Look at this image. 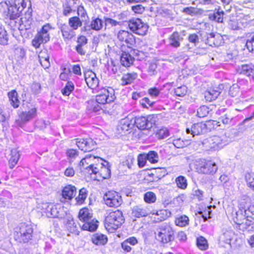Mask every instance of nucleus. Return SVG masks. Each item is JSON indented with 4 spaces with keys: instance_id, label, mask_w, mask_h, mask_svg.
<instances>
[{
    "instance_id": "1",
    "label": "nucleus",
    "mask_w": 254,
    "mask_h": 254,
    "mask_svg": "<svg viewBox=\"0 0 254 254\" xmlns=\"http://www.w3.org/2000/svg\"><path fill=\"white\" fill-rule=\"evenodd\" d=\"M21 3L22 7H21L20 6L17 7L16 4H11L9 1H6L1 3L2 6H5L7 9L6 15L9 18V25L13 29H20L21 26V23H23V18L18 19L24 8L23 3Z\"/></svg>"
},
{
    "instance_id": "2",
    "label": "nucleus",
    "mask_w": 254,
    "mask_h": 254,
    "mask_svg": "<svg viewBox=\"0 0 254 254\" xmlns=\"http://www.w3.org/2000/svg\"><path fill=\"white\" fill-rule=\"evenodd\" d=\"M23 110L18 114L19 119L15 121V124L22 127L37 116V108L31 103L25 102L22 105Z\"/></svg>"
},
{
    "instance_id": "3",
    "label": "nucleus",
    "mask_w": 254,
    "mask_h": 254,
    "mask_svg": "<svg viewBox=\"0 0 254 254\" xmlns=\"http://www.w3.org/2000/svg\"><path fill=\"white\" fill-rule=\"evenodd\" d=\"M91 217L92 215L88 209L84 208L80 210L78 218L80 221L84 222L81 227L82 230L93 232L97 229L98 226V221L90 220Z\"/></svg>"
},
{
    "instance_id": "4",
    "label": "nucleus",
    "mask_w": 254,
    "mask_h": 254,
    "mask_svg": "<svg viewBox=\"0 0 254 254\" xmlns=\"http://www.w3.org/2000/svg\"><path fill=\"white\" fill-rule=\"evenodd\" d=\"M155 234L162 243L166 244L174 239V232L169 223H164L157 228Z\"/></svg>"
},
{
    "instance_id": "5",
    "label": "nucleus",
    "mask_w": 254,
    "mask_h": 254,
    "mask_svg": "<svg viewBox=\"0 0 254 254\" xmlns=\"http://www.w3.org/2000/svg\"><path fill=\"white\" fill-rule=\"evenodd\" d=\"M14 234L15 239L20 242L27 243L33 237V229L31 225L21 223L17 228Z\"/></svg>"
},
{
    "instance_id": "6",
    "label": "nucleus",
    "mask_w": 254,
    "mask_h": 254,
    "mask_svg": "<svg viewBox=\"0 0 254 254\" xmlns=\"http://www.w3.org/2000/svg\"><path fill=\"white\" fill-rule=\"evenodd\" d=\"M124 218L123 213L121 211L117 210L115 211L111 212L106 217L105 222V225L114 230L122 225L124 222Z\"/></svg>"
},
{
    "instance_id": "7",
    "label": "nucleus",
    "mask_w": 254,
    "mask_h": 254,
    "mask_svg": "<svg viewBox=\"0 0 254 254\" xmlns=\"http://www.w3.org/2000/svg\"><path fill=\"white\" fill-rule=\"evenodd\" d=\"M128 25L131 31L139 35H145L148 29V25L139 18L132 19L129 20Z\"/></svg>"
},
{
    "instance_id": "8",
    "label": "nucleus",
    "mask_w": 254,
    "mask_h": 254,
    "mask_svg": "<svg viewBox=\"0 0 254 254\" xmlns=\"http://www.w3.org/2000/svg\"><path fill=\"white\" fill-rule=\"evenodd\" d=\"M115 91L112 88L103 89L101 93L96 97L95 104L104 105L112 102L115 99Z\"/></svg>"
},
{
    "instance_id": "9",
    "label": "nucleus",
    "mask_w": 254,
    "mask_h": 254,
    "mask_svg": "<svg viewBox=\"0 0 254 254\" xmlns=\"http://www.w3.org/2000/svg\"><path fill=\"white\" fill-rule=\"evenodd\" d=\"M105 203L110 207H118L122 202V199L119 194L116 191H109L104 196Z\"/></svg>"
},
{
    "instance_id": "10",
    "label": "nucleus",
    "mask_w": 254,
    "mask_h": 254,
    "mask_svg": "<svg viewBox=\"0 0 254 254\" xmlns=\"http://www.w3.org/2000/svg\"><path fill=\"white\" fill-rule=\"evenodd\" d=\"M217 169V166L215 163L205 160L201 161L197 167V172L204 174H214Z\"/></svg>"
},
{
    "instance_id": "11",
    "label": "nucleus",
    "mask_w": 254,
    "mask_h": 254,
    "mask_svg": "<svg viewBox=\"0 0 254 254\" xmlns=\"http://www.w3.org/2000/svg\"><path fill=\"white\" fill-rule=\"evenodd\" d=\"M151 117H138L133 119V126L136 125V127L140 130H148L152 127L154 123L151 121Z\"/></svg>"
},
{
    "instance_id": "12",
    "label": "nucleus",
    "mask_w": 254,
    "mask_h": 254,
    "mask_svg": "<svg viewBox=\"0 0 254 254\" xmlns=\"http://www.w3.org/2000/svg\"><path fill=\"white\" fill-rule=\"evenodd\" d=\"M216 113L220 115L219 120L223 125L229 126L232 124L234 116L231 111L222 108L219 109Z\"/></svg>"
},
{
    "instance_id": "13",
    "label": "nucleus",
    "mask_w": 254,
    "mask_h": 254,
    "mask_svg": "<svg viewBox=\"0 0 254 254\" xmlns=\"http://www.w3.org/2000/svg\"><path fill=\"white\" fill-rule=\"evenodd\" d=\"M104 19L102 20L99 17L92 18L91 21L86 24L85 26H83L81 28L82 31H89L91 30L95 31H100L104 27Z\"/></svg>"
},
{
    "instance_id": "14",
    "label": "nucleus",
    "mask_w": 254,
    "mask_h": 254,
    "mask_svg": "<svg viewBox=\"0 0 254 254\" xmlns=\"http://www.w3.org/2000/svg\"><path fill=\"white\" fill-rule=\"evenodd\" d=\"M222 41V36L220 34L212 32L206 34L205 43L211 47H218L221 45Z\"/></svg>"
},
{
    "instance_id": "15",
    "label": "nucleus",
    "mask_w": 254,
    "mask_h": 254,
    "mask_svg": "<svg viewBox=\"0 0 254 254\" xmlns=\"http://www.w3.org/2000/svg\"><path fill=\"white\" fill-rule=\"evenodd\" d=\"M207 130L206 123L202 122L194 124L191 127L187 128L186 132L190 133L193 136L206 132Z\"/></svg>"
},
{
    "instance_id": "16",
    "label": "nucleus",
    "mask_w": 254,
    "mask_h": 254,
    "mask_svg": "<svg viewBox=\"0 0 254 254\" xmlns=\"http://www.w3.org/2000/svg\"><path fill=\"white\" fill-rule=\"evenodd\" d=\"M224 88L223 84L219 85L218 87L210 88L204 93V98L206 101L212 102L215 100L220 95Z\"/></svg>"
},
{
    "instance_id": "17",
    "label": "nucleus",
    "mask_w": 254,
    "mask_h": 254,
    "mask_svg": "<svg viewBox=\"0 0 254 254\" xmlns=\"http://www.w3.org/2000/svg\"><path fill=\"white\" fill-rule=\"evenodd\" d=\"M84 78L88 87L91 89L96 88L99 85V79L96 74L91 70H88L84 73Z\"/></svg>"
},
{
    "instance_id": "18",
    "label": "nucleus",
    "mask_w": 254,
    "mask_h": 254,
    "mask_svg": "<svg viewBox=\"0 0 254 254\" xmlns=\"http://www.w3.org/2000/svg\"><path fill=\"white\" fill-rule=\"evenodd\" d=\"M117 38L121 42L132 46L135 43V38L130 33L125 30H120L117 34Z\"/></svg>"
},
{
    "instance_id": "19",
    "label": "nucleus",
    "mask_w": 254,
    "mask_h": 254,
    "mask_svg": "<svg viewBox=\"0 0 254 254\" xmlns=\"http://www.w3.org/2000/svg\"><path fill=\"white\" fill-rule=\"evenodd\" d=\"M97 160L100 164V175L104 179H107L111 177V166L108 161L103 160L100 157H97Z\"/></svg>"
},
{
    "instance_id": "20",
    "label": "nucleus",
    "mask_w": 254,
    "mask_h": 254,
    "mask_svg": "<svg viewBox=\"0 0 254 254\" xmlns=\"http://www.w3.org/2000/svg\"><path fill=\"white\" fill-rule=\"evenodd\" d=\"M133 120L128 117L122 119L117 126V129L120 133L126 132L133 127Z\"/></svg>"
},
{
    "instance_id": "21",
    "label": "nucleus",
    "mask_w": 254,
    "mask_h": 254,
    "mask_svg": "<svg viewBox=\"0 0 254 254\" xmlns=\"http://www.w3.org/2000/svg\"><path fill=\"white\" fill-rule=\"evenodd\" d=\"M47 216L48 217L62 218L64 217L63 208L60 205H50Z\"/></svg>"
},
{
    "instance_id": "22",
    "label": "nucleus",
    "mask_w": 254,
    "mask_h": 254,
    "mask_svg": "<svg viewBox=\"0 0 254 254\" xmlns=\"http://www.w3.org/2000/svg\"><path fill=\"white\" fill-rule=\"evenodd\" d=\"M183 39L182 35L180 33L174 32L169 38V45L173 48H177L180 46L181 42Z\"/></svg>"
},
{
    "instance_id": "23",
    "label": "nucleus",
    "mask_w": 254,
    "mask_h": 254,
    "mask_svg": "<svg viewBox=\"0 0 254 254\" xmlns=\"http://www.w3.org/2000/svg\"><path fill=\"white\" fill-rule=\"evenodd\" d=\"M131 214L135 217L140 218L147 216L149 214V212L147 207L138 205L133 207Z\"/></svg>"
},
{
    "instance_id": "24",
    "label": "nucleus",
    "mask_w": 254,
    "mask_h": 254,
    "mask_svg": "<svg viewBox=\"0 0 254 254\" xmlns=\"http://www.w3.org/2000/svg\"><path fill=\"white\" fill-rule=\"evenodd\" d=\"M232 219L237 225L240 226L244 223L245 220V215L244 211L242 209H239L238 211H233L232 212Z\"/></svg>"
},
{
    "instance_id": "25",
    "label": "nucleus",
    "mask_w": 254,
    "mask_h": 254,
    "mask_svg": "<svg viewBox=\"0 0 254 254\" xmlns=\"http://www.w3.org/2000/svg\"><path fill=\"white\" fill-rule=\"evenodd\" d=\"M64 38L71 39L75 36V32L69 25L61 24L60 27Z\"/></svg>"
},
{
    "instance_id": "26",
    "label": "nucleus",
    "mask_w": 254,
    "mask_h": 254,
    "mask_svg": "<svg viewBox=\"0 0 254 254\" xmlns=\"http://www.w3.org/2000/svg\"><path fill=\"white\" fill-rule=\"evenodd\" d=\"M76 193V188L72 185H67L63 190L62 195L65 199L71 200Z\"/></svg>"
},
{
    "instance_id": "27",
    "label": "nucleus",
    "mask_w": 254,
    "mask_h": 254,
    "mask_svg": "<svg viewBox=\"0 0 254 254\" xmlns=\"http://www.w3.org/2000/svg\"><path fill=\"white\" fill-rule=\"evenodd\" d=\"M153 215H155L154 218L157 221H162L166 220L171 215V212L166 209H162L155 211L152 212Z\"/></svg>"
},
{
    "instance_id": "28",
    "label": "nucleus",
    "mask_w": 254,
    "mask_h": 254,
    "mask_svg": "<svg viewBox=\"0 0 254 254\" xmlns=\"http://www.w3.org/2000/svg\"><path fill=\"white\" fill-rule=\"evenodd\" d=\"M77 17L80 18L83 22V26H85L89 22V17L88 15L86 10L82 5L78 7L77 10Z\"/></svg>"
},
{
    "instance_id": "29",
    "label": "nucleus",
    "mask_w": 254,
    "mask_h": 254,
    "mask_svg": "<svg viewBox=\"0 0 254 254\" xmlns=\"http://www.w3.org/2000/svg\"><path fill=\"white\" fill-rule=\"evenodd\" d=\"M10 155L8 162L9 167L12 169L17 164L20 157V154L17 149L13 148L11 150Z\"/></svg>"
},
{
    "instance_id": "30",
    "label": "nucleus",
    "mask_w": 254,
    "mask_h": 254,
    "mask_svg": "<svg viewBox=\"0 0 254 254\" xmlns=\"http://www.w3.org/2000/svg\"><path fill=\"white\" fill-rule=\"evenodd\" d=\"M8 97L10 104L14 108L19 106L20 101L18 99V94L15 90H12L8 93Z\"/></svg>"
},
{
    "instance_id": "31",
    "label": "nucleus",
    "mask_w": 254,
    "mask_h": 254,
    "mask_svg": "<svg viewBox=\"0 0 254 254\" xmlns=\"http://www.w3.org/2000/svg\"><path fill=\"white\" fill-rule=\"evenodd\" d=\"M91 241L96 245H104L107 243L108 239L107 236L103 234L96 233L93 235Z\"/></svg>"
},
{
    "instance_id": "32",
    "label": "nucleus",
    "mask_w": 254,
    "mask_h": 254,
    "mask_svg": "<svg viewBox=\"0 0 254 254\" xmlns=\"http://www.w3.org/2000/svg\"><path fill=\"white\" fill-rule=\"evenodd\" d=\"M51 28V27L49 24L44 25L40 31L38 32L37 33L44 43H47L50 40L49 31Z\"/></svg>"
},
{
    "instance_id": "33",
    "label": "nucleus",
    "mask_w": 254,
    "mask_h": 254,
    "mask_svg": "<svg viewBox=\"0 0 254 254\" xmlns=\"http://www.w3.org/2000/svg\"><path fill=\"white\" fill-rule=\"evenodd\" d=\"M134 61V58L127 53L123 52L120 58L121 64L125 66H129Z\"/></svg>"
},
{
    "instance_id": "34",
    "label": "nucleus",
    "mask_w": 254,
    "mask_h": 254,
    "mask_svg": "<svg viewBox=\"0 0 254 254\" xmlns=\"http://www.w3.org/2000/svg\"><path fill=\"white\" fill-rule=\"evenodd\" d=\"M80 19V18L76 16H72L68 19V24L71 28L76 30L83 24V22Z\"/></svg>"
},
{
    "instance_id": "35",
    "label": "nucleus",
    "mask_w": 254,
    "mask_h": 254,
    "mask_svg": "<svg viewBox=\"0 0 254 254\" xmlns=\"http://www.w3.org/2000/svg\"><path fill=\"white\" fill-rule=\"evenodd\" d=\"M254 65L243 64L239 67L238 71L241 74H245L248 76H253Z\"/></svg>"
},
{
    "instance_id": "36",
    "label": "nucleus",
    "mask_w": 254,
    "mask_h": 254,
    "mask_svg": "<svg viewBox=\"0 0 254 254\" xmlns=\"http://www.w3.org/2000/svg\"><path fill=\"white\" fill-rule=\"evenodd\" d=\"M212 141L213 150L219 149L226 144V142L221 137L217 135L211 136Z\"/></svg>"
},
{
    "instance_id": "37",
    "label": "nucleus",
    "mask_w": 254,
    "mask_h": 254,
    "mask_svg": "<svg viewBox=\"0 0 254 254\" xmlns=\"http://www.w3.org/2000/svg\"><path fill=\"white\" fill-rule=\"evenodd\" d=\"M224 15V11L220 9H218L217 11L209 15V19L210 20L214 21L218 23H222Z\"/></svg>"
},
{
    "instance_id": "38",
    "label": "nucleus",
    "mask_w": 254,
    "mask_h": 254,
    "mask_svg": "<svg viewBox=\"0 0 254 254\" xmlns=\"http://www.w3.org/2000/svg\"><path fill=\"white\" fill-rule=\"evenodd\" d=\"M246 46L250 52L254 53V32L247 36Z\"/></svg>"
},
{
    "instance_id": "39",
    "label": "nucleus",
    "mask_w": 254,
    "mask_h": 254,
    "mask_svg": "<svg viewBox=\"0 0 254 254\" xmlns=\"http://www.w3.org/2000/svg\"><path fill=\"white\" fill-rule=\"evenodd\" d=\"M137 77L136 73H128L124 74L122 78V84L127 85L131 83Z\"/></svg>"
},
{
    "instance_id": "40",
    "label": "nucleus",
    "mask_w": 254,
    "mask_h": 254,
    "mask_svg": "<svg viewBox=\"0 0 254 254\" xmlns=\"http://www.w3.org/2000/svg\"><path fill=\"white\" fill-rule=\"evenodd\" d=\"M189 219L186 215H183L176 218L175 223L179 227H185L189 224Z\"/></svg>"
},
{
    "instance_id": "41",
    "label": "nucleus",
    "mask_w": 254,
    "mask_h": 254,
    "mask_svg": "<svg viewBox=\"0 0 254 254\" xmlns=\"http://www.w3.org/2000/svg\"><path fill=\"white\" fill-rule=\"evenodd\" d=\"M202 146V149L205 151L213 150L212 141L211 137H208L204 139L199 144Z\"/></svg>"
},
{
    "instance_id": "42",
    "label": "nucleus",
    "mask_w": 254,
    "mask_h": 254,
    "mask_svg": "<svg viewBox=\"0 0 254 254\" xmlns=\"http://www.w3.org/2000/svg\"><path fill=\"white\" fill-rule=\"evenodd\" d=\"M87 195V190L84 188H82L79 191V194L77 197H76L77 203L78 204H82Z\"/></svg>"
},
{
    "instance_id": "43",
    "label": "nucleus",
    "mask_w": 254,
    "mask_h": 254,
    "mask_svg": "<svg viewBox=\"0 0 254 254\" xmlns=\"http://www.w3.org/2000/svg\"><path fill=\"white\" fill-rule=\"evenodd\" d=\"M66 227L69 232L78 235L79 231H78L77 226L73 219L68 221Z\"/></svg>"
},
{
    "instance_id": "44",
    "label": "nucleus",
    "mask_w": 254,
    "mask_h": 254,
    "mask_svg": "<svg viewBox=\"0 0 254 254\" xmlns=\"http://www.w3.org/2000/svg\"><path fill=\"white\" fill-rule=\"evenodd\" d=\"M211 111L209 108L206 106H201L198 108L197 111V116L199 118H204L206 117L208 114Z\"/></svg>"
},
{
    "instance_id": "45",
    "label": "nucleus",
    "mask_w": 254,
    "mask_h": 254,
    "mask_svg": "<svg viewBox=\"0 0 254 254\" xmlns=\"http://www.w3.org/2000/svg\"><path fill=\"white\" fill-rule=\"evenodd\" d=\"M120 22H118L112 18L104 16V23L105 29L110 28L112 27L116 26L117 25L120 24Z\"/></svg>"
},
{
    "instance_id": "46",
    "label": "nucleus",
    "mask_w": 254,
    "mask_h": 254,
    "mask_svg": "<svg viewBox=\"0 0 254 254\" xmlns=\"http://www.w3.org/2000/svg\"><path fill=\"white\" fill-rule=\"evenodd\" d=\"M74 89L73 83L71 81H68L62 90V93L64 96H69Z\"/></svg>"
},
{
    "instance_id": "47",
    "label": "nucleus",
    "mask_w": 254,
    "mask_h": 254,
    "mask_svg": "<svg viewBox=\"0 0 254 254\" xmlns=\"http://www.w3.org/2000/svg\"><path fill=\"white\" fill-rule=\"evenodd\" d=\"M176 183L177 187L181 189H185L188 185L187 179L182 176H179L176 179Z\"/></svg>"
},
{
    "instance_id": "48",
    "label": "nucleus",
    "mask_w": 254,
    "mask_h": 254,
    "mask_svg": "<svg viewBox=\"0 0 254 254\" xmlns=\"http://www.w3.org/2000/svg\"><path fill=\"white\" fill-rule=\"evenodd\" d=\"M196 245L201 250L204 251L208 248L207 240L203 237H199L197 239Z\"/></svg>"
},
{
    "instance_id": "49",
    "label": "nucleus",
    "mask_w": 254,
    "mask_h": 254,
    "mask_svg": "<svg viewBox=\"0 0 254 254\" xmlns=\"http://www.w3.org/2000/svg\"><path fill=\"white\" fill-rule=\"evenodd\" d=\"M85 148H84V152H89L93 150L96 145V143L91 138H87L85 141Z\"/></svg>"
},
{
    "instance_id": "50",
    "label": "nucleus",
    "mask_w": 254,
    "mask_h": 254,
    "mask_svg": "<svg viewBox=\"0 0 254 254\" xmlns=\"http://www.w3.org/2000/svg\"><path fill=\"white\" fill-rule=\"evenodd\" d=\"M8 43V37L6 31L1 25H0V44L7 45Z\"/></svg>"
},
{
    "instance_id": "51",
    "label": "nucleus",
    "mask_w": 254,
    "mask_h": 254,
    "mask_svg": "<svg viewBox=\"0 0 254 254\" xmlns=\"http://www.w3.org/2000/svg\"><path fill=\"white\" fill-rule=\"evenodd\" d=\"M144 200L148 203L154 202L156 200L155 194L151 191H148L144 194Z\"/></svg>"
},
{
    "instance_id": "52",
    "label": "nucleus",
    "mask_w": 254,
    "mask_h": 254,
    "mask_svg": "<svg viewBox=\"0 0 254 254\" xmlns=\"http://www.w3.org/2000/svg\"><path fill=\"white\" fill-rule=\"evenodd\" d=\"M147 156V160L151 163H155L158 161V155L156 152L154 151H150L146 154Z\"/></svg>"
},
{
    "instance_id": "53",
    "label": "nucleus",
    "mask_w": 254,
    "mask_h": 254,
    "mask_svg": "<svg viewBox=\"0 0 254 254\" xmlns=\"http://www.w3.org/2000/svg\"><path fill=\"white\" fill-rule=\"evenodd\" d=\"M169 132L166 127H163L159 129L156 132V136L159 139H162L168 136Z\"/></svg>"
},
{
    "instance_id": "54",
    "label": "nucleus",
    "mask_w": 254,
    "mask_h": 254,
    "mask_svg": "<svg viewBox=\"0 0 254 254\" xmlns=\"http://www.w3.org/2000/svg\"><path fill=\"white\" fill-rule=\"evenodd\" d=\"M187 92V87L185 85H183L177 87L174 89V93L177 96L183 97L185 96Z\"/></svg>"
},
{
    "instance_id": "55",
    "label": "nucleus",
    "mask_w": 254,
    "mask_h": 254,
    "mask_svg": "<svg viewBox=\"0 0 254 254\" xmlns=\"http://www.w3.org/2000/svg\"><path fill=\"white\" fill-rule=\"evenodd\" d=\"M148 94L152 98H157L161 94V90L155 87H151L148 89Z\"/></svg>"
},
{
    "instance_id": "56",
    "label": "nucleus",
    "mask_w": 254,
    "mask_h": 254,
    "mask_svg": "<svg viewBox=\"0 0 254 254\" xmlns=\"http://www.w3.org/2000/svg\"><path fill=\"white\" fill-rule=\"evenodd\" d=\"M71 3L66 2L63 5V15L65 16H69L72 11H74L71 8Z\"/></svg>"
},
{
    "instance_id": "57",
    "label": "nucleus",
    "mask_w": 254,
    "mask_h": 254,
    "mask_svg": "<svg viewBox=\"0 0 254 254\" xmlns=\"http://www.w3.org/2000/svg\"><path fill=\"white\" fill-rule=\"evenodd\" d=\"M147 156L146 153L140 154L138 156L137 162L139 168H142L146 163Z\"/></svg>"
},
{
    "instance_id": "58",
    "label": "nucleus",
    "mask_w": 254,
    "mask_h": 254,
    "mask_svg": "<svg viewBox=\"0 0 254 254\" xmlns=\"http://www.w3.org/2000/svg\"><path fill=\"white\" fill-rule=\"evenodd\" d=\"M239 92V88L237 84H234L232 86L230 87L229 90V95L232 97L237 96Z\"/></svg>"
},
{
    "instance_id": "59",
    "label": "nucleus",
    "mask_w": 254,
    "mask_h": 254,
    "mask_svg": "<svg viewBox=\"0 0 254 254\" xmlns=\"http://www.w3.org/2000/svg\"><path fill=\"white\" fill-rule=\"evenodd\" d=\"M131 9L134 13L139 14L143 13V12L144 11L145 7L143 6L142 4H137L131 6Z\"/></svg>"
},
{
    "instance_id": "60",
    "label": "nucleus",
    "mask_w": 254,
    "mask_h": 254,
    "mask_svg": "<svg viewBox=\"0 0 254 254\" xmlns=\"http://www.w3.org/2000/svg\"><path fill=\"white\" fill-rule=\"evenodd\" d=\"M173 144L177 148H182L187 145L186 141L182 140L180 138L173 139Z\"/></svg>"
},
{
    "instance_id": "61",
    "label": "nucleus",
    "mask_w": 254,
    "mask_h": 254,
    "mask_svg": "<svg viewBox=\"0 0 254 254\" xmlns=\"http://www.w3.org/2000/svg\"><path fill=\"white\" fill-rule=\"evenodd\" d=\"M221 122L214 120H210L206 123L207 130H211L212 128H216L220 126L219 124Z\"/></svg>"
},
{
    "instance_id": "62",
    "label": "nucleus",
    "mask_w": 254,
    "mask_h": 254,
    "mask_svg": "<svg viewBox=\"0 0 254 254\" xmlns=\"http://www.w3.org/2000/svg\"><path fill=\"white\" fill-rule=\"evenodd\" d=\"M140 104L143 108H148L149 107H152L154 104V102L151 101L148 98L145 97L141 99Z\"/></svg>"
},
{
    "instance_id": "63",
    "label": "nucleus",
    "mask_w": 254,
    "mask_h": 254,
    "mask_svg": "<svg viewBox=\"0 0 254 254\" xmlns=\"http://www.w3.org/2000/svg\"><path fill=\"white\" fill-rule=\"evenodd\" d=\"M189 41L193 44L194 46H196L199 43V37L195 34L193 33L190 34L188 37Z\"/></svg>"
},
{
    "instance_id": "64",
    "label": "nucleus",
    "mask_w": 254,
    "mask_h": 254,
    "mask_svg": "<svg viewBox=\"0 0 254 254\" xmlns=\"http://www.w3.org/2000/svg\"><path fill=\"white\" fill-rule=\"evenodd\" d=\"M32 45L35 48H39L42 43H44L43 41L37 34L32 41Z\"/></svg>"
}]
</instances>
